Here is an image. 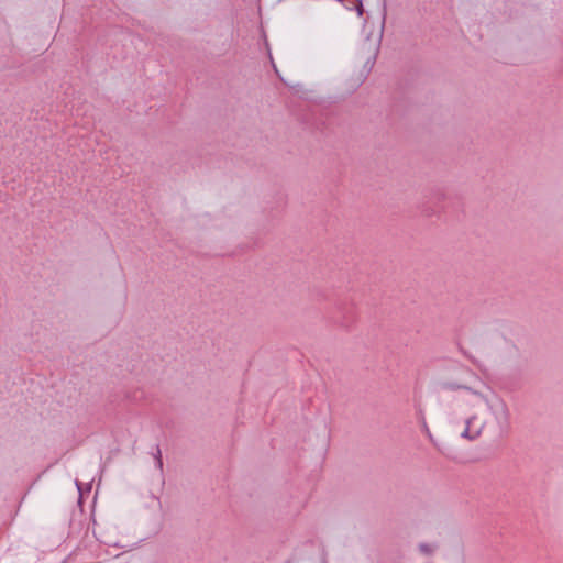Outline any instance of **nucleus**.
Here are the masks:
<instances>
[{
	"label": "nucleus",
	"mask_w": 563,
	"mask_h": 563,
	"mask_svg": "<svg viewBox=\"0 0 563 563\" xmlns=\"http://www.w3.org/2000/svg\"><path fill=\"white\" fill-rule=\"evenodd\" d=\"M484 427V418L477 413L472 415L465 420L461 437L467 440H474L482 434Z\"/></svg>",
	"instance_id": "obj_1"
},
{
	"label": "nucleus",
	"mask_w": 563,
	"mask_h": 563,
	"mask_svg": "<svg viewBox=\"0 0 563 563\" xmlns=\"http://www.w3.org/2000/svg\"><path fill=\"white\" fill-rule=\"evenodd\" d=\"M465 400L467 402L473 404L474 406H483L485 404L484 396L482 394H479L477 391H473L471 389H467Z\"/></svg>",
	"instance_id": "obj_2"
},
{
	"label": "nucleus",
	"mask_w": 563,
	"mask_h": 563,
	"mask_svg": "<svg viewBox=\"0 0 563 563\" xmlns=\"http://www.w3.org/2000/svg\"><path fill=\"white\" fill-rule=\"evenodd\" d=\"M435 545L434 544H426V543H422L419 545V549L420 551L423 553V554H431L433 553V551L435 550Z\"/></svg>",
	"instance_id": "obj_3"
},
{
	"label": "nucleus",
	"mask_w": 563,
	"mask_h": 563,
	"mask_svg": "<svg viewBox=\"0 0 563 563\" xmlns=\"http://www.w3.org/2000/svg\"><path fill=\"white\" fill-rule=\"evenodd\" d=\"M500 411L505 418L508 417V409L507 406L504 402H500Z\"/></svg>",
	"instance_id": "obj_4"
}]
</instances>
